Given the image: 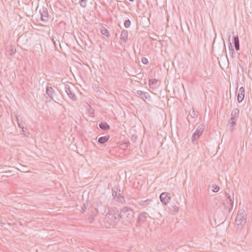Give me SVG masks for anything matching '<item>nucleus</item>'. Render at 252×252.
I'll return each mask as SVG.
<instances>
[{"instance_id":"obj_1","label":"nucleus","mask_w":252,"mask_h":252,"mask_svg":"<svg viewBox=\"0 0 252 252\" xmlns=\"http://www.w3.org/2000/svg\"><path fill=\"white\" fill-rule=\"evenodd\" d=\"M120 214V219L126 224L130 223L134 219V212L133 210L127 207H124L121 209Z\"/></svg>"},{"instance_id":"obj_2","label":"nucleus","mask_w":252,"mask_h":252,"mask_svg":"<svg viewBox=\"0 0 252 252\" xmlns=\"http://www.w3.org/2000/svg\"><path fill=\"white\" fill-rule=\"evenodd\" d=\"M120 219V214L116 210H111L105 217V222L114 227Z\"/></svg>"},{"instance_id":"obj_3","label":"nucleus","mask_w":252,"mask_h":252,"mask_svg":"<svg viewBox=\"0 0 252 252\" xmlns=\"http://www.w3.org/2000/svg\"><path fill=\"white\" fill-rule=\"evenodd\" d=\"M246 223V214L245 211L243 209H240L235 219V224L238 228H242Z\"/></svg>"},{"instance_id":"obj_4","label":"nucleus","mask_w":252,"mask_h":252,"mask_svg":"<svg viewBox=\"0 0 252 252\" xmlns=\"http://www.w3.org/2000/svg\"><path fill=\"white\" fill-rule=\"evenodd\" d=\"M204 128L205 126L202 124L199 125L197 127L195 132L193 133L191 137L192 142H194L195 140L197 139L200 136V135L202 134Z\"/></svg>"},{"instance_id":"obj_5","label":"nucleus","mask_w":252,"mask_h":252,"mask_svg":"<svg viewBox=\"0 0 252 252\" xmlns=\"http://www.w3.org/2000/svg\"><path fill=\"white\" fill-rule=\"evenodd\" d=\"M117 191H115L114 189H112V195L114 198L116 199L117 202L123 203L125 202V199L124 196L122 195V192L117 188Z\"/></svg>"},{"instance_id":"obj_6","label":"nucleus","mask_w":252,"mask_h":252,"mask_svg":"<svg viewBox=\"0 0 252 252\" xmlns=\"http://www.w3.org/2000/svg\"><path fill=\"white\" fill-rule=\"evenodd\" d=\"M73 88L69 85L66 84L64 86V90L70 99L73 101H76L77 100V97L72 90Z\"/></svg>"},{"instance_id":"obj_7","label":"nucleus","mask_w":252,"mask_h":252,"mask_svg":"<svg viewBox=\"0 0 252 252\" xmlns=\"http://www.w3.org/2000/svg\"><path fill=\"white\" fill-rule=\"evenodd\" d=\"M169 193L164 192L160 194L159 198L161 203L165 205H167L170 200V196Z\"/></svg>"},{"instance_id":"obj_8","label":"nucleus","mask_w":252,"mask_h":252,"mask_svg":"<svg viewBox=\"0 0 252 252\" xmlns=\"http://www.w3.org/2000/svg\"><path fill=\"white\" fill-rule=\"evenodd\" d=\"M41 20L44 22L48 21V13L47 8H42L40 10Z\"/></svg>"},{"instance_id":"obj_9","label":"nucleus","mask_w":252,"mask_h":252,"mask_svg":"<svg viewBox=\"0 0 252 252\" xmlns=\"http://www.w3.org/2000/svg\"><path fill=\"white\" fill-rule=\"evenodd\" d=\"M153 202V200L151 199H147L145 200H141L138 202L139 205L142 206L144 208L150 207Z\"/></svg>"},{"instance_id":"obj_10","label":"nucleus","mask_w":252,"mask_h":252,"mask_svg":"<svg viewBox=\"0 0 252 252\" xmlns=\"http://www.w3.org/2000/svg\"><path fill=\"white\" fill-rule=\"evenodd\" d=\"M149 84L150 88L152 89H156L159 86L160 82L158 79H150L149 80Z\"/></svg>"},{"instance_id":"obj_11","label":"nucleus","mask_w":252,"mask_h":252,"mask_svg":"<svg viewBox=\"0 0 252 252\" xmlns=\"http://www.w3.org/2000/svg\"><path fill=\"white\" fill-rule=\"evenodd\" d=\"M136 95L140 96L144 101L150 97V96L148 93L144 92L140 90L137 91Z\"/></svg>"},{"instance_id":"obj_12","label":"nucleus","mask_w":252,"mask_h":252,"mask_svg":"<svg viewBox=\"0 0 252 252\" xmlns=\"http://www.w3.org/2000/svg\"><path fill=\"white\" fill-rule=\"evenodd\" d=\"M245 96V89L243 87H241L239 89L238 94L237 95V100L238 102H241L244 98Z\"/></svg>"},{"instance_id":"obj_13","label":"nucleus","mask_w":252,"mask_h":252,"mask_svg":"<svg viewBox=\"0 0 252 252\" xmlns=\"http://www.w3.org/2000/svg\"><path fill=\"white\" fill-rule=\"evenodd\" d=\"M128 32L127 30H123L121 32L120 40L124 43H126L127 40Z\"/></svg>"},{"instance_id":"obj_14","label":"nucleus","mask_w":252,"mask_h":252,"mask_svg":"<svg viewBox=\"0 0 252 252\" xmlns=\"http://www.w3.org/2000/svg\"><path fill=\"white\" fill-rule=\"evenodd\" d=\"M237 120L234 119V120L232 119H230L227 123V125L229 126V130L230 132H232L234 130V127L236 125Z\"/></svg>"},{"instance_id":"obj_15","label":"nucleus","mask_w":252,"mask_h":252,"mask_svg":"<svg viewBox=\"0 0 252 252\" xmlns=\"http://www.w3.org/2000/svg\"><path fill=\"white\" fill-rule=\"evenodd\" d=\"M239 114V110L237 108H235L233 110H232V112L231 113V118L233 120L234 119L237 120V118H238Z\"/></svg>"},{"instance_id":"obj_16","label":"nucleus","mask_w":252,"mask_h":252,"mask_svg":"<svg viewBox=\"0 0 252 252\" xmlns=\"http://www.w3.org/2000/svg\"><path fill=\"white\" fill-rule=\"evenodd\" d=\"M233 38H234V46H235V49L237 51H238L240 49L239 40L238 36L237 35H234Z\"/></svg>"},{"instance_id":"obj_17","label":"nucleus","mask_w":252,"mask_h":252,"mask_svg":"<svg viewBox=\"0 0 252 252\" xmlns=\"http://www.w3.org/2000/svg\"><path fill=\"white\" fill-rule=\"evenodd\" d=\"M148 217V214L146 212H142L139 214L138 217V220L140 221L144 222L146 220V219Z\"/></svg>"},{"instance_id":"obj_18","label":"nucleus","mask_w":252,"mask_h":252,"mask_svg":"<svg viewBox=\"0 0 252 252\" xmlns=\"http://www.w3.org/2000/svg\"><path fill=\"white\" fill-rule=\"evenodd\" d=\"M54 90L51 87H47L46 88V93L47 95L51 98L53 99V94L54 93Z\"/></svg>"},{"instance_id":"obj_19","label":"nucleus","mask_w":252,"mask_h":252,"mask_svg":"<svg viewBox=\"0 0 252 252\" xmlns=\"http://www.w3.org/2000/svg\"><path fill=\"white\" fill-rule=\"evenodd\" d=\"M99 127L104 130H108L110 128V126L106 123H101L99 124Z\"/></svg>"},{"instance_id":"obj_20","label":"nucleus","mask_w":252,"mask_h":252,"mask_svg":"<svg viewBox=\"0 0 252 252\" xmlns=\"http://www.w3.org/2000/svg\"><path fill=\"white\" fill-rule=\"evenodd\" d=\"M198 112L196 110H195L194 109L192 108V110L189 112V116L192 118H197L198 115Z\"/></svg>"},{"instance_id":"obj_21","label":"nucleus","mask_w":252,"mask_h":252,"mask_svg":"<svg viewBox=\"0 0 252 252\" xmlns=\"http://www.w3.org/2000/svg\"><path fill=\"white\" fill-rule=\"evenodd\" d=\"M101 33L107 37L109 36V32L105 27H102L100 29Z\"/></svg>"},{"instance_id":"obj_22","label":"nucleus","mask_w":252,"mask_h":252,"mask_svg":"<svg viewBox=\"0 0 252 252\" xmlns=\"http://www.w3.org/2000/svg\"><path fill=\"white\" fill-rule=\"evenodd\" d=\"M109 138L106 136H102L98 138V142L100 144H104L108 141Z\"/></svg>"},{"instance_id":"obj_23","label":"nucleus","mask_w":252,"mask_h":252,"mask_svg":"<svg viewBox=\"0 0 252 252\" xmlns=\"http://www.w3.org/2000/svg\"><path fill=\"white\" fill-rule=\"evenodd\" d=\"M228 48L230 51V54L231 55V56L233 57V54L234 53L235 51L234 49L232 48V45L231 42H230L228 45Z\"/></svg>"},{"instance_id":"obj_24","label":"nucleus","mask_w":252,"mask_h":252,"mask_svg":"<svg viewBox=\"0 0 252 252\" xmlns=\"http://www.w3.org/2000/svg\"><path fill=\"white\" fill-rule=\"evenodd\" d=\"M226 195L227 198L229 199L231 205H233L234 202V197H231L229 193H226Z\"/></svg>"},{"instance_id":"obj_25","label":"nucleus","mask_w":252,"mask_h":252,"mask_svg":"<svg viewBox=\"0 0 252 252\" xmlns=\"http://www.w3.org/2000/svg\"><path fill=\"white\" fill-rule=\"evenodd\" d=\"M130 24H131L130 21L129 20H127L126 21H125V22L124 23V26L125 27V28H128L130 27Z\"/></svg>"},{"instance_id":"obj_26","label":"nucleus","mask_w":252,"mask_h":252,"mask_svg":"<svg viewBox=\"0 0 252 252\" xmlns=\"http://www.w3.org/2000/svg\"><path fill=\"white\" fill-rule=\"evenodd\" d=\"M87 0H80V4L82 7L86 6Z\"/></svg>"},{"instance_id":"obj_27","label":"nucleus","mask_w":252,"mask_h":252,"mask_svg":"<svg viewBox=\"0 0 252 252\" xmlns=\"http://www.w3.org/2000/svg\"><path fill=\"white\" fill-rule=\"evenodd\" d=\"M220 190V187L216 185H213V191L215 192H217Z\"/></svg>"},{"instance_id":"obj_28","label":"nucleus","mask_w":252,"mask_h":252,"mask_svg":"<svg viewBox=\"0 0 252 252\" xmlns=\"http://www.w3.org/2000/svg\"><path fill=\"white\" fill-rule=\"evenodd\" d=\"M17 124L19 126V127L20 128H21L23 130V128H24V126H23V125L22 124V123L21 122H20L19 120L18 119V118L17 117Z\"/></svg>"},{"instance_id":"obj_29","label":"nucleus","mask_w":252,"mask_h":252,"mask_svg":"<svg viewBox=\"0 0 252 252\" xmlns=\"http://www.w3.org/2000/svg\"><path fill=\"white\" fill-rule=\"evenodd\" d=\"M142 63L144 64H147L148 63V60L147 58L143 57L142 59Z\"/></svg>"},{"instance_id":"obj_30","label":"nucleus","mask_w":252,"mask_h":252,"mask_svg":"<svg viewBox=\"0 0 252 252\" xmlns=\"http://www.w3.org/2000/svg\"><path fill=\"white\" fill-rule=\"evenodd\" d=\"M15 52H16L15 50H13V49L8 51L9 54L10 56H13V55H15Z\"/></svg>"},{"instance_id":"obj_31","label":"nucleus","mask_w":252,"mask_h":252,"mask_svg":"<svg viewBox=\"0 0 252 252\" xmlns=\"http://www.w3.org/2000/svg\"><path fill=\"white\" fill-rule=\"evenodd\" d=\"M52 41H53V43H54V45H55V47L56 48H57V44H56V41L54 40V38H52Z\"/></svg>"},{"instance_id":"obj_32","label":"nucleus","mask_w":252,"mask_h":252,"mask_svg":"<svg viewBox=\"0 0 252 252\" xmlns=\"http://www.w3.org/2000/svg\"><path fill=\"white\" fill-rule=\"evenodd\" d=\"M172 208H174L176 211H178V207L175 205L172 206Z\"/></svg>"},{"instance_id":"obj_33","label":"nucleus","mask_w":252,"mask_h":252,"mask_svg":"<svg viewBox=\"0 0 252 252\" xmlns=\"http://www.w3.org/2000/svg\"><path fill=\"white\" fill-rule=\"evenodd\" d=\"M130 1H133L134 0H129Z\"/></svg>"}]
</instances>
